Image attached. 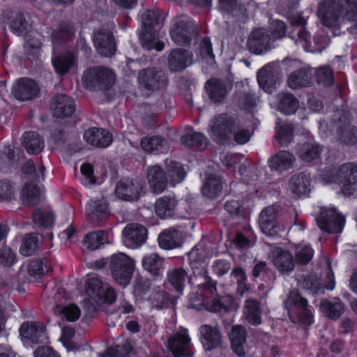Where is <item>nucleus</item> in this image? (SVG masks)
<instances>
[{
  "mask_svg": "<svg viewBox=\"0 0 357 357\" xmlns=\"http://www.w3.org/2000/svg\"><path fill=\"white\" fill-rule=\"evenodd\" d=\"M86 214L89 220L98 225L102 222L109 215L107 204L103 200H92L89 202L86 208Z\"/></svg>",
  "mask_w": 357,
  "mask_h": 357,
  "instance_id": "nucleus-26",
  "label": "nucleus"
},
{
  "mask_svg": "<svg viewBox=\"0 0 357 357\" xmlns=\"http://www.w3.org/2000/svg\"><path fill=\"white\" fill-rule=\"evenodd\" d=\"M181 142L188 147L202 149L206 147L208 140L203 134L194 132L183 135L181 138Z\"/></svg>",
  "mask_w": 357,
  "mask_h": 357,
  "instance_id": "nucleus-51",
  "label": "nucleus"
},
{
  "mask_svg": "<svg viewBox=\"0 0 357 357\" xmlns=\"http://www.w3.org/2000/svg\"><path fill=\"white\" fill-rule=\"evenodd\" d=\"M54 215L52 212L41 211L39 208L34 210L33 220L38 227H50L54 222Z\"/></svg>",
  "mask_w": 357,
  "mask_h": 357,
  "instance_id": "nucleus-54",
  "label": "nucleus"
},
{
  "mask_svg": "<svg viewBox=\"0 0 357 357\" xmlns=\"http://www.w3.org/2000/svg\"><path fill=\"white\" fill-rule=\"evenodd\" d=\"M17 261L16 254L8 247L0 249V264L6 266L13 265Z\"/></svg>",
  "mask_w": 357,
  "mask_h": 357,
  "instance_id": "nucleus-64",
  "label": "nucleus"
},
{
  "mask_svg": "<svg viewBox=\"0 0 357 357\" xmlns=\"http://www.w3.org/2000/svg\"><path fill=\"white\" fill-rule=\"evenodd\" d=\"M235 123L231 118L221 114L211 120L209 130L215 139L222 141L232 132Z\"/></svg>",
  "mask_w": 357,
  "mask_h": 357,
  "instance_id": "nucleus-16",
  "label": "nucleus"
},
{
  "mask_svg": "<svg viewBox=\"0 0 357 357\" xmlns=\"http://www.w3.org/2000/svg\"><path fill=\"white\" fill-rule=\"evenodd\" d=\"M138 82L140 86L145 89L150 91H156L165 88L167 84V78L162 70L147 68L139 72Z\"/></svg>",
  "mask_w": 357,
  "mask_h": 357,
  "instance_id": "nucleus-10",
  "label": "nucleus"
},
{
  "mask_svg": "<svg viewBox=\"0 0 357 357\" xmlns=\"http://www.w3.org/2000/svg\"><path fill=\"white\" fill-rule=\"evenodd\" d=\"M197 36L196 24L187 17L176 20L170 30L172 41L178 45H188Z\"/></svg>",
  "mask_w": 357,
  "mask_h": 357,
  "instance_id": "nucleus-8",
  "label": "nucleus"
},
{
  "mask_svg": "<svg viewBox=\"0 0 357 357\" xmlns=\"http://www.w3.org/2000/svg\"><path fill=\"white\" fill-rule=\"evenodd\" d=\"M192 54L183 49H175L168 57V66L171 71H181L192 63Z\"/></svg>",
  "mask_w": 357,
  "mask_h": 357,
  "instance_id": "nucleus-28",
  "label": "nucleus"
},
{
  "mask_svg": "<svg viewBox=\"0 0 357 357\" xmlns=\"http://www.w3.org/2000/svg\"><path fill=\"white\" fill-rule=\"evenodd\" d=\"M234 299L230 295L215 298L211 305L209 307L211 311L215 312L222 310L227 311L233 306Z\"/></svg>",
  "mask_w": 357,
  "mask_h": 357,
  "instance_id": "nucleus-56",
  "label": "nucleus"
},
{
  "mask_svg": "<svg viewBox=\"0 0 357 357\" xmlns=\"http://www.w3.org/2000/svg\"><path fill=\"white\" fill-rule=\"evenodd\" d=\"M143 190L144 186L140 183L133 179L124 178L117 183L115 194L121 199L131 201L138 199Z\"/></svg>",
  "mask_w": 357,
  "mask_h": 357,
  "instance_id": "nucleus-15",
  "label": "nucleus"
},
{
  "mask_svg": "<svg viewBox=\"0 0 357 357\" xmlns=\"http://www.w3.org/2000/svg\"><path fill=\"white\" fill-rule=\"evenodd\" d=\"M313 255L314 250L309 245H299L296 248V252L295 254L296 260L301 264H306L309 263L312 259Z\"/></svg>",
  "mask_w": 357,
  "mask_h": 357,
  "instance_id": "nucleus-57",
  "label": "nucleus"
},
{
  "mask_svg": "<svg viewBox=\"0 0 357 357\" xmlns=\"http://www.w3.org/2000/svg\"><path fill=\"white\" fill-rule=\"evenodd\" d=\"M222 182L220 177L211 174L208 176L202 188L203 195L208 198L216 197L222 191Z\"/></svg>",
  "mask_w": 357,
  "mask_h": 357,
  "instance_id": "nucleus-44",
  "label": "nucleus"
},
{
  "mask_svg": "<svg viewBox=\"0 0 357 357\" xmlns=\"http://www.w3.org/2000/svg\"><path fill=\"white\" fill-rule=\"evenodd\" d=\"M293 30L289 32V36L295 42L296 45H301L304 49L307 48L310 44L311 35L304 27L306 20L301 15L293 16L290 20Z\"/></svg>",
  "mask_w": 357,
  "mask_h": 357,
  "instance_id": "nucleus-14",
  "label": "nucleus"
},
{
  "mask_svg": "<svg viewBox=\"0 0 357 357\" xmlns=\"http://www.w3.org/2000/svg\"><path fill=\"white\" fill-rule=\"evenodd\" d=\"M22 200L28 205H36L40 201V189L36 185L26 184L22 192Z\"/></svg>",
  "mask_w": 357,
  "mask_h": 357,
  "instance_id": "nucleus-53",
  "label": "nucleus"
},
{
  "mask_svg": "<svg viewBox=\"0 0 357 357\" xmlns=\"http://www.w3.org/2000/svg\"><path fill=\"white\" fill-rule=\"evenodd\" d=\"M278 108L285 114H291L296 112L298 108V100L291 93H281L277 96Z\"/></svg>",
  "mask_w": 357,
  "mask_h": 357,
  "instance_id": "nucleus-40",
  "label": "nucleus"
},
{
  "mask_svg": "<svg viewBox=\"0 0 357 357\" xmlns=\"http://www.w3.org/2000/svg\"><path fill=\"white\" fill-rule=\"evenodd\" d=\"M93 42L97 52L105 56H112L115 51V44L110 32L100 30L93 36Z\"/></svg>",
  "mask_w": 357,
  "mask_h": 357,
  "instance_id": "nucleus-27",
  "label": "nucleus"
},
{
  "mask_svg": "<svg viewBox=\"0 0 357 357\" xmlns=\"http://www.w3.org/2000/svg\"><path fill=\"white\" fill-rule=\"evenodd\" d=\"M80 310L78 306L74 304L68 305L64 306L61 310V318L66 319L68 321H75L80 317Z\"/></svg>",
  "mask_w": 357,
  "mask_h": 357,
  "instance_id": "nucleus-63",
  "label": "nucleus"
},
{
  "mask_svg": "<svg viewBox=\"0 0 357 357\" xmlns=\"http://www.w3.org/2000/svg\"><path fill=\"white\" fill-rule=\"evenodd\" d=\"M317 80L324 86L332 85L334 82V76L331 68L328 66L319 68L317 71Z\"/></svg>",
  "mask_w": 357,
  "mask_h": 357,
  "instance_id": "nucleus-60",
  "label": "nucleus"
},
{
  "mask_svg": "<svg viewBox=\"0 0 357 357\" xmlns=\"http://www.w3.org/2000/svg\"><path fill=\"white\" fill-rule=\"evenodd\" d=\"M20 333L22 338L33 344L45 343L48 336L45 326L37 321H26L21 325Z\"/></svg>",
  "mask_w": 357,
  "mask_h": 357,
  "instance_id": "nucleus-13",
  "label": "nucleus"
},
{
  "mask_svg": "<svg viewBox=\"0 0 357 357\" xmlns=\"http://www.w3.org/2000/svg\"><path fill=\"white\" fill-rule=\"evenodd\" d=\"M319 307L323 313L333 319H338L344 310V305L339 299L321 301Z\"/></svg>",
  "mask_w": 357,
  "mask_h": 357,
  "instance_id": "nucleus-43",
  "label": "nucleus"
},
{
  "mask_svg": "<svg viewBox=\"0 0 357 357\" xmlns=\"http://www.w3.org/2000/svg\"><path fill=\"white\" fill-rule=\"evenodd\" d=\"M193 278L203 279L204 282L197 285L202 294L204 292L213 294L216 291V283L208 275L206 265L204 263H192L191 264Z\"/></svg>",
  "mask_w": 357,
  "mask_h": 357,
  "instance_id": "nucleus-21",
  "label": "nucleus"
},
{
  "mask_svg": "<svg viewBox=\"0 0 357 357\" xmlns=\"http://www.w3.org/2000/svg\"><path fill=\"white\" fill-rule=\"evenodd\" d=\"M14 197V185L9 181L0 180V202H9Z\"/></svg>",
  "mask_w": 357,
  "mask_h": 357,
  "instance_id": "nucleus-61",
  "label": "nucleus"
},
{
  "mask_svg": "<svg viewBox=\"0 0 357 357\" xmlns=\"http://www.w3.org/2000/svg\"><path fill=\"white\" fill-rule=\"evenodd\" d=\"M312 70L309 67H303L291 73L288 78V85L291 89L309 86L312 82Z\"/></svg>",
  "mask_w": 357,
  "mask_h": 357,
  "instance_id": "nucleus-33",
  "label": "nucleus"
},
{
  "mask_svg": "<svg viewBox=\"0 0 357 357\" xmlns=\"http://www.w3.org/2000/svg\"><path fill=\"white\" fill-rule=\"evenodd\" d=\"M114 81V73L103 66L90 68L82 75L84 86L91 91L107 90L113 86Z\"/></svg>",
  "mask_w": 357,
  "mask_h": 357,
  "instance_id": "nucleus-2",
  "label": "nucleus"
},
{
  "mask_svg": "<svg viewBox=\"0 0 357 357\" xmlns=\"http://www.w3.org/2000/svg\"><path fill=\"white\" fill-rule=\"evenodd\" d=\"M140 144L142 150L148 153H163L169 149L167 141L159 136L144 137Z\"/></svg>",
  "mask_w": 357,
  "mask_h": 357,
  "instance_id": "nucleus-35",
  "label": "nucleus"
},
{
  "mask_svg": "<svg viewBox=\"0 0 357 357\" xmlns=\"http://www.w3.org/2000/svg\"><path fill=\"white\" fill-rule=\"evenodd\" d=\"M40 238L35 234H29L24 238L20 245V252L24 256H31L38 250Z\"/></svg>",
  "mask_w": 357,
  "mask_h": 357,
  "instance_id": "nucleus-50",
  "label": "nucleus"
},
{
  "mask_svg": "<svg viewBox=\"0 0 357 357\" xmlns=\"http://www.w3.org/2000/svg\"><path fill=\"white\" fill-rule=\"evenodd\" d=\"M229 337L234 352L239 356H244L247 339V332L245 328L240 325L233 326Z\"/></svg>",
  "mask_w": 357,
  "mask_h": 357,
  "instance_id": "nucleus-30",
  "label": "nucleus"
},
{
  "mask_svg": "<svg viewBox=\"0 0 357 357\" xmlns=\"http://www.w3.org/2000/svg\"><path fill=\"white\" fill-rule=\"evenodd\" d=\"M142 264L144 269L158 276L162 269L163 259L156 253H150L143 257Z\"/></svg>",
  "mask_w": 357,
  "mask_h": 357,
  "instance_id": "nucleus-45",
  "label": "nucleus"
},
{
  "mask_svg": "<svg viewBox=\"0 0 357 357\" xmlns=\"http://www.w3.org/2000/svg\"><path fill=\"white\" fill-rule=\"evenodd\" d=\"M166 174L170 185L173 186L181 183L185 176L183 167L172 160H166Z\"/></svg>",
  "mask_w": 357,
  "mask_h": 357,
  "instance_id": "nucleus-46",
  "label": "nucleus"
},
{
  "mask_svg": "<svg viewBox=\"0 0 357 357\" xmlns=\"http://www.w3.org/2000/svg\"><path fill=\"white\" fill-rule=\"evenodd\" d=\"M319 227L330 234L341 233L343 230L344 218L335 208H323L317 218Z\"/></svg>",
  "mask_w": 357,
  "mask_h": 357,
  "instance_id": "nucleus-11",
  "label": "nucleus"
},
{
  "mask_svg": "<svg viewBox=\"0 0 357 357\" xmlns=\"http://www.w3.org/2000/svg\"><path fill=\"white\" fill-rule=\"evenodd\" d=\"M147 179L151 190L155 193H161L167 186V176L162 168L158 165L149 167L147 169Z\"/></svg>",
  "mask_w": 357,
  "mask_h": 357,
  "instance_id": "nucleus-32",
  "label": "nucleus"
},
{
  "mask_svg": "<svg viewBox=\"0 0 357 357\" xmlns=\"http://www.w3.org/2000/svg\"><path fill=\"white\" fill-rule=\"evenodd\" d=\"M39 89L32 79L21 78L18 79L13 86V96L18 100H29L38 96Z\"/></svg>",
  "mask_w": 357,
  "mask_h": 357,
  "instance_id": "nucleus-18",
  "label": "nucleus"
},
{
  "mask_svg": "<svg viewBox=\"0 0 357 357\" xmlns=\"http://www.w3.org/2000/svg\"><path fill=\"white\" fill-rule=\"evenodd\" d=\"M271 37L265 29H258L252 31L248 40L250 50L255 54H262L269 48Z\"/></svg>",
  "mask_w": 357,
  "mask_h": 357,
  "instance_id": "nucleus-24",
  "label": "nucleus"
},
{
  "mask_svg": "<svg viewBox=\"0 0 357 357\" xmlns=\"http://www.w3.org/2000/svg\"><path fill=\"white\" fill-rule=\"evenodd\" d=\"M310 178L304 173L294 175L289 180V190L295 195L300 196L310 190Z\"/></svg>",
  "mask_w": 357,
  "mask_h": 357,
  "instance_id": "nucleus-37",
  "label": "nucleus"
},
{
  "mask_svg": "<svg viewBox=\"0 0 357 357\" xmlns=\"http://www.w3.org/2000/svg\"><path fill=\"white\" fill-rule=\"evenodd\" d=\"M296 158L293 153L287 151H280L269 160V167L278 172H284L293 167Z\"/></svg>",
  "mask_w": 357,
  "mask_h": 357,
  "instance_id": "nucleus-31",
  "label": "nucleus"
},
{
  "mask_svg": "<svg viewBox=\"0 0 357 357\" xmlns=\"http://www.w3.org/2000/svg\"><path fill=\"white\" fill-rule=\"evenodd\" d=\"M259 86L266 92L272 93L278 81V76L271 65L262 68L257 74Z\"/></svg>",
  "mask_w": 357,
  "mask_h": 357,
  "instance_id": "nucleus-34",
  "label": "nucleus"
},
{
  "mask_svg": "<svg viewBox=\"0 0 357 357\" xmlns=\"http://www.w3.org/2000/svg\"><path fill=\"white\" fill-rule=\"evenodd\" d=\"M326 279H318L316 275H303L298 279L300 286L312 294H318L324 289L333 290L335 287L334 274L331 264L326 268Z\"/></svg>",
  "mask_w": 357,
  "mask_h": 357,
  "instance_id": "nucleus-9",
  "label": "nucleus"
},
{
  "mask_svg": "<svg viewBox=\"0 0 357 357\" xmlns=\"http://www.w3.org/2000/svg\"><path fill=\"white\" fill-rule=\"evenodd\" d=\"M210 100L214 102H221L231 89V84L217 78L208 80L205 85Z\"/></svg>",
  "mask_w": 357,
  "mask_h": 357,
  "instance_id": "nucleus-23",
  "label": "nucleus"
},
{
  "mask_svg": "<svg viewBox=\"0 0 357 357\" xmlns=\"http://www.w3.org/2000/svg\"><path fill=\"white\" fill-rule=\"evenodd\" d=\"M74 56L71 53L61 54L52 58V64L56 73L63 75L68 72L73 63Z\"/></svg>",
  "mask_w": 357,
  "mask_h": 357,
  "instance_id": "nucleus-49",
  "label": "nucleus"
},
{
  "mask_svg": "<svg viewBox=\"0 0 357 357\" xmlns=\"http://www.w3.org/2000/svg\"><path fill=\"white\" fill-rule=\"evenodd\" d=\"M51 109L54 116L65 118L71 116L75 110L74 100L64 94L56 96L52 103Z\"/></svg>",
  "mask_w": 357,
  "mask_h": 357,
  "instance_id": "nucleus-20",
  "label": "nucleus"
},
{
  "mask_svg": "<svg viewBox=\"0 0 357 357\" xmlns=\"http://www.w3.org/2000/svg\"><path fill=\"white\" fill-rule=\"evenodd\" d=\"M73 29L70 25L65 23L61 24L58 31L54 32L52 36L54 45L67 40L73 36Z\"/></svg>",
  "mask_w": 357,
  "mask_h": 357,
  "instance_id": "nucleus-58",
  "label": "nucleus"
},
{
  "mask_svg": "<svg viewBox=\"0 0 357 357\" xmlns=\"http://www.w3.org/2000/svg\"><path fill=\"white\" fill-rule=\"evenodd\" d=\"M259 226L261 231L268 236H275L278 233L276 225V210L273 206L264 208L260 214Z\"/></svg>",
  "mask_w": 357,
  "mask_h": 357,
  "instance_id": "nucleus-29",
  "label": "nucleus"
},
{
  "mask_svg": "<svg viewBox=\"0 0 357 357\" xmlns=\"http://www.w3.org/2000/svg\"><path fill=\"white\" fill-rule=\"evenodd\" d=\"M107 242V235L105 231L102 230L91 232L85 235L84 238L85 245L88 249L91 250L98 249L102 245Z\"/></svg>",
  "mask_w": 357,
  "mask_h": 357,
  "instance_id": "nucleus-48",
  "label": "nucleus"
},
{
  "mask_svg": "<svg viewBox=\"0 0 357 357\" xmlns=\"http://www.w3.org/2000/svg\"><path fill=\"white\" fill-rule=\"evenodd\" d=\"M176 206V201L171 197L164 196L155 203V211L158 216L164 218L173 215Z\"/></svg>",
  "mask_w": 357,
  "mask_h": 357,
  "instance_id": "nucleus-42",
  "label": "nucleus"
},
{
  "mask_svg": "<svg viewBox=\"0 0 357 357\" xmlns=\"http://www.w3.org/2000/svg\"><path fill=\"white\" fill-rule=\"evenodd\" d=\"M162 20L161 15L157 10H145L141 13L142 33L140 38L144 48H155L158 51L163 50L165 45L158 40L159 34L156 33V26L160 25Z\"/></svg>",
  "mask_w": 357,
  "mask_h": 357,
  "instance_id": "nucleus-1",
  "label": "nucleus"
},
{
  "mask_svg": "<svg viewBox=\"0 0 357 357\" xmlns=\"http://www.w3.org/2000/svg\"><path fill=\"white\" fill-rule=\"evenodd\" d=\"M50 266L47 261H43V260L31 261L27 266L28 274L35 278H40L50 271Z\"/></svg>",
  "mask_w": 357,
  "mask_h": 357,
  "instance_id": "nucleus-55",
  "label": "nucleus"
},
{
  "mask_svg": "<svg viewBox=\"0 0 357 357\" xmlns=\"http://www.w3.org/2000/svg\"><path fill=\"white\" fill-rule=\"evenodd\" d=\"M122 236L126 247L137 248L146 242L147 230L139 224L130 223L125 227Z\"/></svg>",
  "mask_w": 357,
  "mask_h": 357,
  "instance_id": "nucleus-12",
  "label": "nucleus"
},
{
  "mask_svg": "<svg viewBox=\"0 0 357 357\" xmlns=\"http://www.w3.org/2000/svg\"><path fill=\"white\" fill-rule=\"evenodd\" d=\"M167 279L169 284L178 291H182L186 280L188 279L192 282L193 278H188V274L184 269L174 268L167 274Z\"/></svg>",
  "mask_w": 357,
  "mask_h": 357,
  "instance_id": "nucleus-47",
  "label": "nucleus"
},
{
  "mask_svg": "<svg viewBox=\"0 0 357 357\" xmlns=\"http://www.w3.org/2000/svg\"><path fill=\"white\" fill-rule=\"evenodd\" d=\"M322 153L321 146L314 142L302 144L298 151L299 158L304 162H309L320 158Z\"/></svg>",
  "mask_w": 357,
  "mask_h": 357,
  "instance_id": "nucleus-41",
  "label": "nucleus"
},
{
  "mask_svg": "<svg viewBox=\"0 0 357 357\" xmlns=\"http://www.w3.org/2000/svg\"><path fill=\"white\" fill-rule=\"evenodd\" d=\"M159 245L164 250H171L181 245V241L178 231L173 228L163 230L158 238Z\"/></svg>",
  "mask_w": 357,
  "mask_h": 357,
  "instance_id": "nucleus-39",
  "label": "nucleus"
},
{
  "mask_svg": "<svg viewBox=\"0 0 357 357\" xmlns=\"http://www.w3.org/2000/svg\"><path fill=\"white\" fill-rule=\"evenodd\" d=\"M243 317L248 323L254 326L261 323V308L257 301L248 299L245 301Z\"/></svg>",
  "mask_w": 357,
  "mask_h": 357,
  "instance_id": "nucleus-36",
  "label": "nucleus"
},
{
  "mask_svg": "<svg viewBox=\"0 0 357 357\" xmlns=\"http://www.w3.org/2000/svg\"><path fill=\"white\" fill-rule=\"evenodd\" d=\"M135 260L124 253L113 255L110 258L109 268L114 279L120 284L126 286L132 276Z\"/></svg>",
  "mask_w": 357,
  "mask_h": 357,
  "instance_id": "nucleus-4",
  "label": "nucleus"
},
{
  "mask_svg": "<svg viewBox=\"0 0 357 357\" xmlns=\"http://www.w3.org/2000/svg\"><path fill=\"white\" fill-rule=\"evenodd\" d=\"M285 307L293 322L305 326H310L313 323V316L308 307L307 300L301 297L296 291H291L289 294Z\"/></svg>",
  "mask_w": 357,
  "mask_h": 357,
  "instance_id": "nucleus-3",
  "label": "nucleus"
},
{
  "mask_svg": "<svg viewBox=\"0 0 357 357\" xmlns=\"http://www.w3.org/2000/svg\"><path fill=\"white\" fill-rule=\"evenodd\" d=\"M86 294L98 305L112 303L116 298L114 289L96 277L87 280Z\"/></svg>",
  "mask_w": 357,
  "mask_h": 357,
  "instance_id": "nucleus-6",
  "label": "nucleus"
},
{
  "mask_svg": "<svg viewBox=\"0 0 357 357\" xmlns=\"http://www.w3.org/2000/svg\"><path fill=\"white\" fill-rule=\"evenodd\" d=\"M335 180L340 183L344 195H357V165L349 162L339 167Z\"/></svg>",
  "mask_w": 357,
  "mask_h": 357,
  "instance_id": "nucleus-7",
  "label": "nucleus"
},
{
  "mask_svg": "<svg viewBox=\"0 0 357 357\" xmlns=\"http://www.w3.org/2000/svg\"><path fill=\"white\" fill-rule=\"evenodd\" d=\"M168 347L175 356L187 354L190 347V338L187 329H181L174 337L169 338Z\"/></svg>",
  "mask_w": 357,
  "mask_h": 357,
  "instance_id": "nucleus-25",
  "label": "nucleus"
},
{
  "mask_svg": "<svg viewBox=\"0 0 357 357\" xmlns=\"http://www.w3.org/2000/svg\"><path fill=\"white\" fill-rule=\"evenodd\" d=\"M85 141L98 148L109 146L113 139L112 135L106 130L100 128H91L84 133Z\"/></svg>",
  "mask_w": 357,
  "mask_h": 357,
  "instance_id": "nucleus-19",
  "label": "nucleus"
},
{
  "mask_svg": "<svg viewBox=\"0 0 357 357\" xmlns=\"http://www.w3.org/2000/svg\"><path fill=\"white\" fill-rule=\"evenodd\" d=\"M333 121L339 140L357 147V128L352 124L349 114L346 111L337 110L333 115Z\"/></svg>",
  "mask_w": 357,
  "mask_h": 357,
  "instance_id": "nucleus-5",
  "label": "nucleus"
},
{
  "mask_svg": "<svg viewBox=\"0 0 357 357\" xmlns=\"http://www.w3.org/2000/svg\"><path fill=\"white\" fill-rule=\"evenodd\" d=\"M41 41L36 35H31L30 38L26 39L24 45L25 52L28 55L37 56L40 52Z\"/></svg>",
  "mask_w": 357,
  "mask_h": 357,
  "instance_id": "nucleus-59",
  "label": "nucleus"
},
{
  "mask_svg": "<svg viewBox=\"0 0 357 357\" xmlns=\"http://www.w3.org/2000/svg\"><path fill=\"white\" fill-rule=\"evenodd\" d=\"M199 332L202 345L206 350L210 351L222 345L223 337L217 326L202 325L199 327Z\"/></svg>",
  "mask_w": 357,
  "mask_h": 357,
  "instance_id": "nucleus-17",
  "label": "nucleus"
},
{
  "mask_svg": "<svg viewBox=\"0 0 357 357\" xmlns=\"http://www.w3.org/2000/svg\"><path fill=\"white\" fill-rule=\"evenodd\" d=\"M271 257L276 268L283 274H288L294 269L293 255L286 250L275 248L272 250Z\"/></svg>",
  "mask_w": 357,
  "mask_h": 357,
  "instance_id": "nucleus-22",
  "label": "nucleus"
},
{
  "mask_svg": "<svg viewBox=\"0 0 357 357\" xmlns=\"http://www.w3.org/2000/svg\"><path fill=\"white\" fill-rule=\"evenodd\" d=\"M276 129V137L281 146H287L291 142L294 132V128L291 123H278Z\"/></svg>",
  "mask_w": 357,
  "mask_h": 357,
  "instance_id": "nucleus-52",
  "label": "nucleus"
},
{
  "mask_svg": "<svg viewBox=\"0 0 357 357\" xmlns=\"http://www.w3.org/2000/svg\"><path fill=\"white\" fill-rule=\"evenodd\" d=\"M220 160L223 165L229 169H234L236 165L246 160L243 155L226 153L220 154Z\"/></svg>",
  "mask_w": 357,
  "mask_h": 357,
  "instance_id": "nucleus-62",
  "label": "nucleus"
},
{
  "mask_svg": "<svg viewBox=\"0 0 357 357\" xmlns=\"http://www.w3.org/2000/svg\"><path fill=\"white\" fill-rule=\"evenodd\" d=\"M22 143L30 154H37L42 151L45 143L40 136L36 132H26L22 136Z\"/></svg>",
  "mask_w": 357,
  "mask_h": 357,
  "instance_id": "nucleus-38",
  "label": "nucleus"
}]
</instances>
